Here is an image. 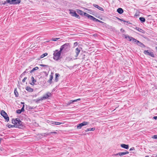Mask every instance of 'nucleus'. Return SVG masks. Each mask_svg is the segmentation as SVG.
I'll return each mask as SVG.
<instances>
[{
    "label": "nucleus",
    "mask_w": 157,
    "mask_h": 157,
    "mask_svg": "<svg viewBox=\"0 0 157 157\" xmlns=\"http://www.w3.org/2000/svg\"><path fill=\"white\" fill-rule=\"evenodd\" d=\"M21 1V0H6V2L10 4H19L20 3Z\"/></svg>",
    "instance_id": "obj_6"
},
{
    "label": "nucleus",
    "mask_w": 157,
    "mask_h": 157,
    "mask_svg": "<svg viewBox=\"0 0 157 157\" xmlns=\"http://www.w3.org/2000/svg\"><path fill=\"white\" fill-rule=\"evenodd\" d=\"M78 43L77 42H75L74 43V45L75 46L78 45Z\"/></svg>",
    "instance_id": "obj_42"
},
{
    "label": "nucleus",
    "mask_w": 157,
    "mask_h": 157,
    "mask_svg": "<svg viewBox=\"0 0 157 157\" xmlns=\"http://www.w3.org/2000/svg\"><path fill=\"white\" fill-rule=\"evenodd\" d=\"M135 29L138 31L139 32L142 33H144L145 32L142 29L140 28L139 27H136L135 28Z\"/></svg>",
    "instance_id": "obj_16"
},
{
    "label": "nucleus",
    "mask_w": 157,
    "mask_h": 157,
    "mask_svg": "<svg viewBox=\"0 0 157 157\" xmlns=\"http://www.w3.org/2000/svg\"><path fill=\"white\" fill-rule=\"evenodd\" d=\"M53 73H52L51 74V75L50 76V79H49V80L48 81V82L50 83H51L52 81V79L53 78Z\"/></svg>",
    "instance_id": "obj_22"
},
{
    "label": "nucleus",
    "mask_w": 157,
    "mask_h": 157,
    "mask_svg": "<svg viewBox=\"0 0 157 157\" xmlns=\"http://www.w3.org/2000/svg\"><path fill=\"white\" fill-rule=\"evenodd\" d=\"M134 150V147H132V148H131L129 150H130V151H132V150Z\"/></svg>",
    "instance_id": "obj_44"
},
{
    "label": "nucleus",
    "mask_w": 157,
    "mask_h": 157,
    "mask_svg": "<svg viewBox=\"0 0 157 157\" xmlns=\"http://www.w3.org/2000/svg\"><path fill=\"white\" fill-rule=\"evenodd\" d=\"M70 13L72 16H74L77 18H79V16L78 15L75 11H73L72 12H71Z\"/></svg>",
    "instance_id": "obj_11"
},
{
    "label": "nucleus",
    "mask_w": 157,
    "mask_h": 157,
    "mask_svg": "<svg viewBox=\"0 0 157 157\" xmlns=\"http://www.w3.org/2000/svg\"><path fill=\"white\" fill-rule=\"evenodd\" d=\"M0 113L1 115L4 117L6 121H9V118L7 114L4 110L1 111Z\"/></svg>",
    "instance_id": "obj_5"
},
{
    "label": "nucleus",
    "mask_w": 157,
    "mask_h": 157,
    "mask_svg": "<svg viewBox=\"0 0 157 157\" xmlns=\"http://www.w3.org/2000/svg\"><path fill=\"white\" fill-rule=\"evenodd\" d=\"M144 52L145 55H149L153 57H155L154 54L153 52H150L148 50L144 51Z\"/></svg>",
    "instance_id": "obj_9"
},
{
    "label": "nucleus",
    "mask_w": 157,
    "mask_h": 157,
    "mask_svg": "<svg viewBox=\"0 0 157 157\" xmlns=\"http://www.w3.org/2000/svg\"><path fill=\"white\" fill-rule=\"evenodd\" d=\"M79 13L81 15H82L83 14H84V15L87 17L89 18V16L88 15H86V14H87V13H85L84 12L80 10H78L77 12Z\"/></svg>",
    "instance_id": "obj_13"
},
{
    "label": "nucleus",
    "mask_w": 157,
    "mask_h": 157,
    "mask_svg": "<svg viewBox=\"0 0 157 157\" xmlns=\"http://www.w3.org/2000/svg\"><path fill=\"white\" fill-rule=\"evenodd\" d=\"M152 138L154 139H157V135L153 136Z\"/></svg>",
    "instance_id": "obj_41"
},
{
    "label": "nucleus",
    "mask_w": 157,
    "mask_h": 157,
    "mask_svg": "<svg viewBox=\"0 0 157 157\" xmlns=\"http://www.w3.org/2000/svg\"><path fill=\"white\" fill-rule=\"evenodd\" d=\"M95 128H89L85 130L86 132H87L88 131H94L95 129Z\"/></svg>",
    "instance_id": "obj_24"
},
{
    "label": "nucleus",
    "mask_w": 157,
    "mask_h": 157,
    "mask_svg": "<svg viewBox=\"0 0 157 157\" xmlns=\"http://www.w3.org/2000/svg\"><path fill=\"white\" fill-rule=\"evenodd\" d=\"M50 133H51V134H52V133L56 134V133H57V132H50Z\"/></svg>",
    "instance_id": "obj_46"
},
{
    "label": "nucleus",
    "mask_w": 157,
    "mask_h": 157,
    "mask_svg": "<svg viewBox=\"0 0 157 157\" xmlns=\"http://www.w3.org/2000/svg\"><path fill=\"white\" fill-rule=\"evenodd\" d=\"M117 11L118 13L120 14L124 12L123 9L121 8H118L117 9Z\"/></svg>",
    "instance_id": "obj_20"
},
{
    "label": "nucleus",
    "mask_w": 157,
    "mask_h": 157,
    "mask_svg": "<svg viewBox=\"0 0 157 157\" xmlns=\"http://www.w3.org/2000/svg\"><path fill=\"white\" fill-rule=\"evenodd\" d=\"M70 48V46L69 44L66 43L61 46L60 48V51L62 52L63 50L67 51Z\"/></svg>",
    "instance_id": "obj_3"
},
{
    "label": "nucleus",
    "mask_w": 157,
    "mask_h": 157,
    "mask_svg": "<svg viewBox=\"0 0 157 157\" xmlns=\"http://www.w3.org/2000/svg\"><path fill=\"white\" fill-rule=\"evenodd\" d=\"M80 98H78V99H77L74 100H70L68 102L67 105H69L70 104L73 103L74 102H77L78 101H80Z\"/></svg>",
    "instance_id": "obj_14"
},
{
    "label": "nucleus",
    "mask_w": 157,
    "mask_h": 157,
    "mask_svg": "<svg viewBox=\"0 0 157 157\" xmlns=\"http://www.w3.org/2000/svg\"><path fill=\"white\" fill-rule=\"evenodd\" d=\"M137 45H139V46H141V47H142L143 45H144V44H142V43H141V42H140V41H138V42H137Z\"/></svg>",
    "instance_id": "obj_28"
},
{
    "label": "nucleus",
    "mask_w": 157,
    "mask_h": 157,
    "mask_svg": "<svg viewBox=\"0 0 157 157\" xmlns=\"http://www.w3.org/2000/svg\"><path fill=\"white\" fill-rule=\"evenodd\" d=\"M39 68L37 67H36L34 68H33L32 70H31L30 71V73H32L34 71H35V70H37Z\"/></svg>",
    "instance_id": "obj_26"
},
{
    "label": "nucleus",
    "mask_w": 157,
    "mask_h": 157,
    "mask_svg": "<svg viewBox=\"0 0 157 157\" xmlns=\"http://www.w3.org/2000/svg\"><path fill=\"white\" fill-rule=\"evenodd\" d=\"M28 70V69H27L26 70L21 74V75H25V74L28 72V71H27Z\"/></svg>",
    "instance_id": "obj_32"
},
{
    "label": "nucleus",
    "mask_w": 157,
    "mask_h": 157,
    "mask_svg": "<svg viewBox=\"0 0 157 157\" xmlns=\"http://www.w3.org/2000/svg\"><path fill=\"white\" fill-rule=\"evenodd\" d=\"M125 38L126 39H128L129 41H132V42L135 44H136L138 42V40L135 39L133 37L129 36L128 35H125Z\"/></svg>",
    "instance_id": "obj_4"
},
{
    "label": "nucleus",
    "mask_w": 157,
    "mask_h": 157,
    "mask_svg": "<svg viewBox=\"0 0 157 157\" xmlns=\"http://www.w3.org/2000/svg\"><path fill=\"white\" fill-rule=\"evenodd\" d=\"M153 118L155 119H157V116H155L153 117Z\"/></svg>",
    "instance_id": "obj_45"
},
{
    "label": "nucleus",
    "mask_w": 157,
    "mask_h": 157,
    "mask_svg": "<svg viewBox=\"0 0 157 157\" xmlns=\"http://www.w3.org/2000/svg\"><path fill=\"white\" fill-rule=\"evenodd\" d=\"M22 112L21 111V109H18L17 110L16 112L18 114H20Z\"/></svg>",
    "instance_id": "obj_34"
},
{
    "label": "nucleus",
    "mask_w": 157,
    "mask_h": 157,
    "mask_svg": "<svg viewBox=\"0 0 157 157\" xmlns=\"http://www.w3.org/2000/svg\"><path fill=\"white\" fill-rule=\"evenodd\" d=\"M27 78L26 77H24V78L22 80V82H25V80H26Z\"/></svg>",
    "instance_id": "obj_37"
},
{
    "label": "nucleus",
    "mask_w": 157,
    "mask_h": 157,
    "mask_svg": "<svg viewBox=\"0 0 157 157\" xmlns=\"http://www.w3.org/2000/svg\"><path fill=\"white\" fill-rule=\"evenodd\" d=\"M51 96V93L48 92H47L45 94L43 95L42 97V99L44 100L48 98L49 97H50Z\"/></svg>",
    "instance_id": "obj_10"
},
{
    "label": "nucleus",
    "mask_w": 157,
    "mask_h": 157,
    "mask_svg": "<svg viewBox=\"0 0 157 157\" xmlns=\"http://www.w3.org/2000/svg\"><path fill=\"white\" fill-rule=\"evenodd\" d=\"M7 126L9 128H10L11 127H14V125H12L11 124H9L7 125Z\"/></svg>",
    "instance_id": "obj_35"
},
{
    "label": "nucleus",
    "mask_w": 157,
    "mask_h": 157,
    "mask_svg": "<svg viewBox=\"0 0 157 157\" xmlns=\"http://www.w3.org/2000/svg\"><path fill=\"white\" fill-rule=\"evenodd\" d=\"M75 59L74 58H72L71 56L67 57L66 58V60L68 62H69Z\"/></svg>",
    "instance_id": "obj_19"
},
{
    "label": "nucleus",
    "mask_w": 157,
    "mask_h": 157,
    "mask_svg": "<svg viewBox=\"0 0 157 157\" xmlns=\"http://www.w3.org/2000/svg\"><path fill=\"white\" fill-rule=\"evenodd\" d=\"M128 153H129V152L127 151H126L125 152H120L119 155H120V156H122L123 155L128 154Z\"/></svg>",
    "instance_id": "obj_21"
},
{
    "label": "nucleus",
    "mask_w": 157,
    "mask_h": 157,
    "mask_svg": "<svg viewBox=\"0 0 157 157\" xmlns=\"http://www.w3.org/2000/svg\"><path fill=\"white\" fill-rule=\"evenodd\" d=\"M89 124V123L86 121H84L82 123L78 124L77 127L78 129H81L82 127L87 125Z\"/></svg>",
    "instance_id": "obj_8"
},
{
    "label": "nucleus",
    "mask_w": 157,
    "mask_h": 157,
    "mask_svg": "<svg viewBox=\"0 0 157 157\" xmlns=\"http://www.w3.org/2000/svg\"><path fill=\"white\" fill-rule=\"evenodd\" d=\"M120 20H121V21H123L124 22H126V21H124L123 20L121 19H120Z\"/></svg>",
    "instance_id": "obj_48"
},
{
    "label": "nucleus",
    "mask_w": 157,
    "mask_h": 157,
    "mask_svg": "<svg viewBox=\"0 0 157 157\" xmlns=\"http://www.w3.org/2000/svg\"><path fill=\"white\" fill-rule=\"evenodd\" d=\"M12 122L13 124H14V127H18L21 124V121L19 119H12Z\"/></svg>",
    "instance_id": "obj_2"
},
{
    "label": "nucleus",
    "mask_w": 157,
    "mask_h": 157,
    "mask_svg": "<svg viewBox=\"0 0 157 157\" xmlns=\"http://www.w3.org/2000/svg\"><path fill=\"white\" fill-rule=\"evenodd\" d=\"M59 39V38H52L51 40L54 41H56Z\"/></svg>",
    "instance_id": "obj_31"
},
{
    "label": "nucleus",
    "mask_w": 157,
    "mask_h": 157,
    "mask_svg": "<svg viewBox=\"0 0 157 157\" xmlns=\"http://www.w3.org/2000/svg\"><path fill=\"white\" fill-rule=\"evenodd\" d=\"M86 14V15H87L88 16L89 18L92 21H95L101 23H103V22L102 21H100V20L96 18H95L94 17L90 15V14Z\"/></svg>",
    "instance_id": "obj_7"
},
{
    "label": "nucleus",
    "mask_w": 157,
    "mask_h": 157,
    "mask_svg": "<svg viewBox=\"0 0 157 157\" xmlns=\"http://www.w3.org/2000/svg\"><path fill=\"white\" fill-rule=\"evenodd\" d=\"M61 51H58V50H56L54 51L53 53V59L54 60H57L60 58Z\"/></svg>",
    "instance_id": "obj_1"
},
{
    "label": "nucleus",
    "mask_w": 157,
    "mask_h": 157,
    "mask_svg": "<svg viewBox=\"0 0 157 157\" xmlns=\"http://www.w3.org/2000/svg\"><path fill=\"white\" fill-rule=\"evenodd\" d=\"M119 154H120V152L118 153H117V154H114L113 155V156H116V155H119Z\"/></svg>",
    "instance_id": "obj_40"
},
{
    "label": "nucleus",
    "mask_w": 157,
    "mask_h": 157,
    "mask_svg": "<svg viewBox=\"0 0 157 157\" xmlns=\"http://www.w3.org/2000/svg\"><path fill=\"white\" fill-rule=\"evenodd\" d=\"M40 65L42 67H48V66L44 64H40Z\"/></svg>",
    "instance_id": "obj_39"
},
{
    "label": "nucleus",
    "mask_w": 157,
    "mask_h": 157,
    "mask_svg": "<svg viewBox=\"0 0 157 157\" xmlns=\"http://www.w3.org/2000/svg\"><path fill=\"white\" fill-rule=\"evenodd\" d=\"M31 80H32V82H36V80L34 79V78L33 76L32 77H31Z\"/></svg>",
    "instance_id": "obj_33"
},
{
    "label": "nucleus",
    "mask_w": 157,
    "mask_h": 157,
    "mask_svg": "<svg viewBox=\"0 0 157 157\" xmlns=\"http://www.w3.org/2000/svg\"><path fill=\"white\" fill-rule=\"evenodd\" d=\"M26 90L29 92H32L33 91V89L29 86L26 87Z\"/></svg>",
    "instance_id": "obj_23"
},
{
    "label": "nucleus",
    "mask_w": 157,
    "mask_h": 157,
    "mask_svg": "<svg viewBox=\"0 0 157 157\" xmlns=\"http://www.w3.org/2000/svg\"><path fill=\"white\" fill-rule=\"evenodd\" d=\"M156 156H157V155H156Z\"/></svg>",
    "instance_id": "obj_49"
},
{
    "label": "nucleus",
    "mask_w": 157,
    "mask_h": 157,
    "mask_svg": "<svg viewBox=\"0 0 157 157\" xmlns=\"http://www.w3.org/2000/svg\"><path fill=\"white\" fill-rule=\"evenodd\" d=\"M93 6H94L95 7L98 8V9L99 10H101V11L104 10V9L100 7L97 5H96L95 4H93Z\"/></svg>",
    "instance_id": "obj_17"
},
{
    "label": "nucleus",
    "mask_w": 157,
    "mask_h": 157,
    "mask_svg": "<svg viewBox=\"0 0 157 157\" xmlns=\"http://www.w3.org/2000/svg\"><path fill=\"white\" fill-rule=\"evenodd\" d=\"M7 2H4L2 3V4L3 5H4L6 4Z\"/></svg>",
    "instance_id": "obj_47"
},
{
    "label": "nucleus",
    "mask_w": 157,
    "mask_h": 157,
    "mask_svg": "<svg viewBox=\"0 0 157 157\" xmlns=\"http://www.w3.org/2000/svg\"><path fill=\"white\" fill-rule=\"evenodd\" d=\"M14 93L16 97H18V94L16 89H15L14 91Z\"/></svg>",
    "instance_id": "obj_30"
},
{
    "label": "nucleus",
    "mask_w": 157,
    "mask_h": 157,
    "mask_svg": "<svg viewBox=\"0 0 157 157\" xmlns=\"http://www.w3.org/2000/svg\"><path fill=\"white\" fill-rule=\"evenodd\" d=\"M35 82H32L30 84L31 85H34L35 84Z\"/></svg>",
    "instance_id": "obj_43"
},
{
    "label": "nucleus",
    "mask_w": 157,
    "mask_h": 157,
    "mask_svg": "<svg viewBox=\"0 0 157 157\" xmlns=\"http://www.w3.org/2000/svg\"><path fill=\"white\" fill-rule=\"evenodd\" d=\"M56 75V78L55 80L56 82H57L58 81V79L57 78L59 76V74L58 73H56L55 74Z\"/></svg>",
    "instance_id": "obj_29"
},
{
    "label": "nucleus",
    "mask_w": 157,
    "mask_h": 157,
    "mask_svg": "<svg viewBox=\"0 0 157 157\" xmlns=\"http://www.w3.org/2000/svg\"><path fill=\"white\" fill-rule=\"evenodd\" d=\"M80 50L78 48H76L75 50V52L76 54V55L75 56V58H74V59H76L77 57L78 56L80 52Z\"/></svg>",
    "instance_id": "obj_12"
},
{
    "label": "nucleus",
    "mask_w": 157,
    "mask_h": 157,
    "mask_svg": "<svg viewBox=\"0 0 157 157\" xmlns=\"http://www.w3.org/2000/svg\"><path fill=\"white\" fill-rule=\"evenodd\" d=\"M47 55H48V53H45L43 54L40 56V59L42 58H44V57L47 56Z\"/></svg>",
    "instance_id": "obj_27"
},
{
    "label": "nucleus",
    "mask_w": 157,
    "mask_h": 157,
    "mask_svg": "<svg viewBox=\"0 0 157 157\" xmlns=\"http://www.w3.org/2000/svg\"><path fill=\"white\" fill-rule=\"evenodd\" d=\"M139 20H140L141 22L142 23H144L145 21V19L144 17H140L139 18Z\"/></svg>",
    "instance_id": "obj_25"
},
{
    "label": "nucleus",
    "mask_w": 157,
    "mask_h": 157,
    "mask_svg": "<svg viewBox=\"0 0 157 157\" xmlns=\"http://www.w3.org/2000/svg\"><path fill=\"white\" fill-rule=\"evenodd\" d=\"M21 112H23L24 111V105H23V106L21 109Z\"/></svg>",
    "instance_id": "obj_38"
},
{
    "label": "nucleus",
    "mask_w": 157,
    "mask_h": 157,
    "mask_svg": "<svg viewBox=\"0 0 157 157\" xmlns=\"http://www.w3.org/2000/svg\"><path fill=\"white\" fill-rule=\"evenodd\" d=\"M42 99V97H41L40 99H36V101L38 102V101H40L43 100V99Z\"/></svg>",
    "instance_id": "obj_36"
},
{
    "label": "nucleus",
    "mask_w": 157,
    "mask_h": 157,
    "mask_svg": "<svg viewBox=\"0 0 157 157\" xmlns=\"http://www.w3.org/2000/svg\"><path fill=\"white\" fill-rule=\"evenodd\" d=\"M121 147L123 148L128 149L129 148V146L128 145H126L124 144H122L121 145Z\"/></svg>",
    "instance_id": "obj_18"
},
{
    "label": "nucleus",
    "mask_w": 157,
    "mask_h": 157,
    "mask_svg": "<svg viewBox=\"0 0 157 157\" xmlns=\"http://www.w3.org/2000/svg\"><path fill=\"white\" fill-rule=\"evenodd\" d=\"M63 123L59 122H55V121H51L50 122V124H54V125H60Z\"/></svg>",
    "instance_id": "obj_15"
}]
</instances>
